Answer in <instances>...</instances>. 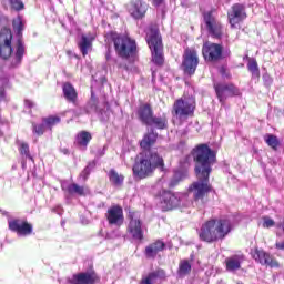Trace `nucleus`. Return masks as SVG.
<instances>
[{
	"label": "nucleus",
	"instance_id": "obj_40",
	"mask_svg": "<svg viewBox=\"0 0 284 284\" xmlns=\"http://www.w3.org/2000/svg\"><path fill=\"white\" fill-rule=\"evenodd\" d=\"M90 172H92V169L90 168V164L81 172L80 176L83 179V181H87L90 176Z\"/></svg>",
	"mask_w": 284,
	"mask_h": 284
},
{
	"label": "nucleus",
	"instance_id": "obj_39",
	"mask_svg": "<svg viewBox=\"0 0 284 284\" xmlns=\"http://www.w3.org/2000/svg\"><path fill=\"white\" fill-rule=\"evenodd\" d=\"M263 227L270 229V227H274V225H276V222H274V220H272L268 216H264L263 217Z\"/></svg>",
	"mask_w": 284,
	"mask_h": 284
},
{
	"label": "nucleus",
	"instance_id": "obj_4",
	"mask_svg": "<svg viewBox=\"0 0 284 284\" xmlns=\"http://www.w3.org/2000/svg\"><path fill=\"white\" fill-rule=\"evenodd\" d=\"M160 168L163 170L165 168V163L163 162V158L159 155L156 151H148L144 156L136 161L133 165V174L138 176V179H148L151 174Z\"/></svg>",
	"mask_w": 284,
	"mask_h": 284
},
{
	"label": "nucleus",
	"instance_id": "obj_24",
	"mask_svg": "<svg viewBox=\"0 0 284 284\" xmlns=\"http://www.w3.org/2000/svg\"><path fill=\"white\" fill-rule=\"evenodd\" d=\"M90 141H92V134L88 131H81L77 134L75 145H79V148H83V150H85Z\"/></svg>",
	"mask_w": 284,
	"mask_h": 284
},
{
	"label": "nucleus",
	"instance_id": "obj_49",
	"mask_svg": "<svg viewBox=\"0 0 284 284\" xmlns=\"http://www.w3.org/2000/svg\"><path fill=\"white\" fill-rule=\"evenodd\" d=\"M105 154V146L103 148L102 152H100L99 156H103Z\"/></svg>",
	"mask_w": 284,
	"mask_h": 284
},
{
	"label": "nucleus",
	"instance_id": "obj_29",
	"mask_svg": "<svg viewBox=\"0 0 284 284\" xmlns=\"http://www.w3.org/2000/svg\"><path fill=\"white\" fill-rule=\"evenodd\" d=\"M192 272V264L187 260H182L179 264L178 274L179 276H187Z\"/></svg>",
	"mask_w": 284,
	"mask_h": 284
},
{
	"label": "nucleus",
	"instance_id": "obj_3",
	"mask_svg": "<svg viewBox=\"0 0 284 284\" xmlns=\"http://www.w3.org/2000/svg\"><path fill=\"white\" fill-rule=\"evenodd\" d=\"M230 232H232L230 219L210 220L201 226L199 236L204 243H216V241H223Z\"/></svg>",
	"mask_w": 284,
	"mask_h": 284
},
{
	"label": "nucleus",
	"instance_id": "obj_12",
	"mask_svg": "<svg viewBox=\"0 0 284 284\" xmlns=\"http://www.w3.org/2000/svg\"><path fill=\"white\" fill-rule=\"evenodd\" d=\"M181 194H175L170 191H164L160 195L159 205L162 209V212H170V210H174L181 205Z\"/></svg>",
	"mask_w": 284,
	"mask_h": 284
},
{
	"label": "nucleus",
	"instance_id": "obj_34",
	"mask_svg": "<svg viewBox=\"0 0 284 284\" xmlns=\"http://www.w3.org/2000/svg\"><path fill=\"white\" fill-rule=\"evenodd\" d=\"M97 99H94V95L91 97V100L85 105V111L88 113L90 112H101V109H99V105L97 104Z\"/></svg>",
	"mask_w": 284,
	"mask_h": 284
},
{
	"label": "nucleus",
	"instance_id": "obj_11",
	"mask_svg": "<svg viewBox=\"0 0 284 284\" xmlns=\"http://www.w3.org/2000/svg\"><path fill=\"white\" fill-rule=\"evenodd\" d=\"M199 67V54L194 49H185L183 54L182 68L185 74L192 77L196 72V68Z\"/></svg>",
	"mask_w": 284,
	"mask_h": 284
},
{
	"label": "nucleus",
	"instance_id": "obj_28",
	"mask_svg": "<svg viewBox=\"0 0 284 284\" xmlns=\"http://www.w3.org/2000/svg\"><path fill=\"white\" fill-rule=\"evenodd\" d=\"M264 141L268 145V148H272V150L276 151L278 150V145H281V141H278V136L267 133L264 135Z\"/></svg>",
	"mask_w": 284,
	"mask_h": 284
},
{
	"label": "nucleus",
	"instance_id": "obj_33",
	"mask_svg": "<svg viewBox=\"0 0 284 284\" xmlns=\"http://www.w3.org/2000/svg\"><path fill=\"white\" fill-rule=\"evenodd\" d=\"M32 130H33V134H37L38 136H43V134H45L48 126L45 125L44 122L37 124V123H32Z\"/></svg>",
	"mask_w": 284,
	"mask_h": 284
},
{
	"label": "nucleus",
	"instance_id": "obj_5",
	"mask_svg": "<svg viewBox=\"0 0 284 284\" xmlns=\"http://www.w3.org/2000/svg\"><path fill=\"white\" fill-rule=\"evenodd\" d=\"M196 110V99L192 95H183L178 99L173 104V116L178 121H187L190 116H194V111Z\"/></svg>",
	"mask_w": 284,
	"mask_h": 284
},
{
	"label": "nucleus",
	"instance_id": "obj_19",
	"mask_svg": "<svg viewBox=\"0 0 284 284\" xmlns=\"http://www.w3.org/2000/svg\"><path fill=\"white\" fill-rule=\"evenodd\" d=\"M129 12L133 19H143L145 12H148V3L141 0H134L130 4Z\"/></svg>",
	"mask_w": 284,
	"mask_h": 284
},
{
	"label": "nucleus",
	"instance_id": "obj_32",
	"mask_svg": "<svg viewBox=\"0 0 284 284\" xmlns=\"http://www.w3.org/2000/svg\"><path fill=\"white\" fill-rule=\"evenodd\" d=\"M247 68L252 73V77H255V79H258V77H261V71L258 70V63L256 62V60L251 59L248 61Z\"/></svg>",
	"mask_w": 284,
	"mask_h": 284
},
{
	"label": "nucleus",
	"instance_id": "obj_13",
	"mask_svg": "<svg viewBox=\"0 0 284 284\" xmlns=\"http://www.w3.org/2000/svg\"><path fill=\"white\" fill-rule=\"evenodd\" d=\"M202 54L205 61H221L223 59V45L206 42L203 44Z\"/></svg>",
	"mask_w": 284,
	"mask_h": 284
},
{
	"label": "nucleus",
	"instance_id": "obj_26",
	"mask_svg": "<svg viewBox=\"0 0 284 284\" xmlns=\"http://www.w3.org/2000/svg\"><path fill=\"white\" fill-rule=\"evenodd\" d=\"M146 125L156 128L158 130H165V128H168V119L153 115V118H151V122Z\"/></svg>",
	"mask_w": 284,
	"mask_h": 284
},
{
	"label": "nucleus",
	"instance_id": "obj_16",
	"mask_svg": "<svg viewBox=\"0 0 284 284\" xmlns=\"http://www.w3.org/2000/svg\"><path fill=\"white\" fill-rule=\"evenodd\" d=\"M106 221L109 225H115V227H121L125 217L123 216V209L119 205L111 206L106 212Z\"/></svg>",
	"mask_w": 284,
	"mask_h": 284
},
{
	"label": "nucleus",
	"instance_id": "obj_43",
	"mask_svg": "<svg viewBox=\"0 0 284 284\" xmlns=\"http://www.w3.org/2000/svg\"><path fill=\"white\" fill-rule=\"evenodd\" d=\"M106 61H110L112 59V50H110V47H108L106 53H105Z\"/></svg>",
	"mask_w": 284,
	"mask_h": 284
},
{
	"label": "nucleus",
	"instance_id": "obj_7",
	"mask_svg": "<svg viewBox=\"0 0 284 284\" xmlns=\"http://www.w3.org/2000/svg\"><path fill=\"white\" fill-rule=\"evenodd\" d=\"M146 43L152 52V61L155 65H163V40L159 30L151 29L146 36Z\"/></svg>",
	"mask_w": 284,
	"mask_h": 284
},
{
	"label": "nucleus",
	"instance_id": "obj_2",
	"mask_svg": "<svg viewBox=\"0 0 284 284\" xmlns=\"http://www.w3.org/2000/svg\"><path fill=\"white\" fill-rule=\"evenodd\" d=\"M13 30L17 32V41L12 44V31L4 28L0 31V57L1 59H11V65L17 68L23 61L26 54V44L23 43V21L21 18L13 20Z\"/></svg>",
	"mask_w": 284,
	"mask_h": 284
},
{
	"label": "nucleus",
	"instance_id": "obj_38",
	"mask_svg": "<svg viewBox=\"0 0 284 284\" xmlns=\"http://www.w3.org/2000/svg\"><path fill=\"white\" fill-rule=\"evenodd\" d=\"M154 274L151 272L148 274V276L142 277L140 284H154L155 283V278H154Z\"/></svg>",
	"mask_w": 284,
	"mask_h": 284
},
{
	"label": "nucleus",
	"instance_id": "obj_8",
	"mask_svg": "<svg viewBox=\"0 0 284 284\" xmlns=\"http://www.w3.org/2000/svg\"><path fill=\"white\" fill-rule=\"evenodd\" d=\"M145 230L148 229L141 220V214L139 212H130L126 232L131 239L139 241V243L143 242V239H145Z\"/></svg>",
	"mask_w": 284,
	"mask_h": 284
},
{
	"label": "nucleus",
	"instance_id": "obj_20",
	"mask_svg": "<svg viewBox=\"0 0 284 284\" xmlns=\"http://www.w3.org/2000/svg\"><path fill=\"white\" fill-rule=\"evenodd\" d=\"M163 250H165V242L156 240L145 247L144 255L146 258L154 261V258H156V254H159V252H163Z\"/></svg>",
	"mask_w": 284,
	"mask_h": 284
},
{
	"label": "nucleus",
	"instance_id": "obj_22",
	"mask_svg": "<svg viewBox=\"0 0 284 284\" xmlns=\"http://www.w3.org/2000/svg\"><path fill=\"white\" fill-rule=\"evenodd\" d=\"M139 119L144 125H148L154 116L150 104H142L138 110Z\"/></svg>",
	"mask_w": 284,
	"mask_h": 284
},
{
	"label": "nucleus",
	"instance_id": "obj_37",
	"mask_svg": "<svg viewBox=\"0 0 284 284\" xmlns=\"http://www.w3.org/2000/svg\"><path fill=\"white\" fill-rule=\"evenodd\" d=\"M9 3L11 6V8L13 10H17L18 12L20 10H23V8H26V6L23 4V1L22 0H9Z\"/></svg>",
	"mask_w": 284,
	"mask_h": 284
},
{
	"label": "nucleus",
	"instance_id": "obj_27",
	"mask_svg": "<svg viewBox=\"0 0 284 284\" xmlns=\"http://www.w3.org/2000/svg\"><path fill=\"white\" fill-rule=\"evenodd\" d=\"M83 57H85L89 52V50L92 48V40L88 38L85 34L81 36V40L78 43Z\"/></svg>",
	"mask_w": 284,
	"mask_h": 284
},
{
	"label": "nucleus",
	"instance_id": "obj_15",
	"mask_svg": "<svg viewBox=\"0 0 284 284\" xmlns=\"http://www.w3.org/2000/svg\"><path fill=\"white\" fill-rule=\"evenodd\" d=\"M220 102L225 103L227 97H239V89L234 84H214Z\"/></svg>",
	"mask_w": 284,
	"mask_h": 284
},
{
	"label": "nucleus",
	"instance_id": "obj_14",
	"mask_svg": "<svg viewBox=\"0 0 284 284\" xmlns=\"http://www.w3.org/2000/svg\"><path fill=\"white\" fill-rule=\"evenodd\" d=\"M67 281L69 284H97L99 283V275L94 271L82 272L73 274Z\"/></svg>",
	"mask_w": 284,
	"mask_h": 284
},
{
	"label": "nucleus",
	"instance_id": "obj_10",
	"mask_svg": "<svg viewBox=\"0 0 284 284\" xmlns=\"http://www.w3.org/2000/svg\"><path fill=\"white\" fill-rule=\"evenodd\" d=\"M203 17L210 37L221 39L223 37V24L216 19L214 11L204 12Z\"/></svg>",
	"mask_w": 284,
	"mask_h": 284
},
{
	"label": "nucleus",
	"instance_id": "obj_9",
	"mask_svg": "<svg viewBox=\"0 0 284 284\" xmlns=\"http://www.w3.org/2000/svg\"><path fill=\"white\" fill-rule=\"evenodd\" d=\"M247 19V11H245V4L235 3L227 11V21L232 30L239 28L240 23H243Z\"/></svg>",
	"mask_w": 284,
	"mask_h": 284
},
{
	"label": "nucleus",
	"instance_id": "obj_48",
	"mask_svg": "<svg viewBox=\"0 0 284 284\" xmlns=\"http://www.w3.org/2000/svg\"><path fill=\"white\" fill-rule=\"evenodd\" d=\"M119 68H122L123 70H128V64H119Z\"/></svg>",
	"mask_w": 284,
	"mask_h": 284
},
{
	"label": "nucleus",
	"instance_id": "obj_41",
	"mask_svg": "<svg viewBox=\"0 0 284 284\" xmlns=\"http://www.w3.org/2000/svg\"><path fill=\"white\" fill-rule=\"evenodd\" d=\"M152 274H154V278H165V271L164 270H158L154 272H151Z\"/></svg>",
	"mask_w": 284,
	"mask_h": 284
},
{
	"label": "nucleus",
	"instance_id": "obj_47",
	"mask_svg": "<svg viewBox=\"0 0 284 284\" xmlns=\"http://www.w3.org/2000/svg\"><path fill=\"white\" fill-rule=\"evenodd\" d=\"M24 103L28 108H34V103L30 100H26Z\"/></svg>",
	"mask_w": 284,
	"mask_h": 284
},
{
	"label": "nucleus",
	"instance_id": "obj_25",
	"mask_svg": "<svg viewBox=\"0 0 284 284\" xmlns=\"http://www.w3.org/2000/svg\"><path fill=\"white\" fill-rule=\"evenodd\" d=\"M62 90L64 99H67V101H69L70 103H77V89H74L72 84L64 83Z\"/></svg>",
	"mask_w": 284,
	"mask_h": 284
},
{
	"label": "nucleus",
	"instance_id": "obj_51",
	"mask_svg": "<svg viewBox=\"0 0 284 284\" xmlns=\"http://www.w3.org/2000/svg\"><path fill=\"white\" fill-rule=\"evenodd\" d=\"M237 284H243V283H237Z\"/></svg>",
	"mask_w": 284,
	"mask_h": 284
},
{
	"label": "nucleus",
	"instance_id": "obj_35",
	"mask_svg": "<svg viewBox=\"0 0 284 284\" xmlns=\"http://www.w3.org/2000/svg\"><path fill=\"white\" fill-rule=\"evenodd\" d=\"M68 192L69 194H79V196H83V194H85L83 186L74 183L68 186Z\"/></svg>",
	"mask_w": 284,
	"mask_h": 284
},
{
	"label": "nucleus",
	"instance_id": "obj_44",
	"mask_svg": "<svg viewBox=\"0 0 284 284\" xmlns=\"http://www.w3.org/2000/svg\"><path fill=\"white\" fill-rule=\"evenodd\" d=\"M153 1V6H155V8H159L160 6H163V2L165 0H152Z\"/></svg>",
	"mask_w": 284,
	"mask_h": 284
},
{
	"label": "nucleus",
	"instance_id": "obj_36",
	"mask_svg": "<svg viewBox=\"0 0 284 284\" xmlns=\"http://www.w3.org/2000/svg\"><path fill=\"white\" fill-rule=\"evenodd\" d=\"M19 152L22 156H26V159H32V156H30V146L28 145V143L20 142Z\"/></svg>",
	"mask_w": 284,
	"mask_h": 284
},
{
	"label": "nucleus",
	"instance_id": "obj_23",
	"mask_svg": "<svg viewBox=\"0 0 284 284\" xmlns=\"http://www.w3.org/2000/svg\"><path fill=\"white\" fill-rule=\"evenodd\" d=\"M245 261L243 255H232L225 260L227 272H236V270H241V263Z\"/></svg>",
	"mask_w": 284,
	"mask_h": 284
},
{
	"label": "nucleus",
	"instance_id": "obj_50",
	"mask_svg": "<svg viewBox=\"0 0 284 284\" xmlns=\"http://www.w3.org/2000/svg\"><path fill=\"white\" fill-rule=\"evenodd\" d=\"M64 154H68V150H64Z\"/></svg>",
	"mask_w": 284,
	"mask_h": 284
},
{
	"label": "nucleus",
	"instance_id": "obj_31",
	"mask_svg": "<svg viewBox=\"0 0 284 284\" xmlns=\"http://www.w3.org/2000/svg\"><path fill=\"white\" fill-rule=\"evenodd\" d=\"M42 123L47 125L48 130L52 131V128H54V125H58V123H61V118L58 115L42 118Z\"/></svg>",
	"mask_w": 284,
	"mask_h": 284
},
{
	"label": "nucleus",
	"instance_id": "obj_18",
	"mask_svg": "<svg viewBox=\"0 0 284 284\" xmlns=\"http://www.w3.org/2000/svg\"><path fill=\"white\" fill-rule=\"evenodd\" d=\"M9 230L17 232L19 236H29V234H32V224L21 220H13L9 222Z\"/></svg>",
	"mask_w": 284,
	"mask_h": 284
},
{
	"label": "nucleus",
	"instance_id": "obj_30",
	"mask_svg": "<svg viewBox=\"0 0 284 284\" xmlns=\"http://www.w3.org/2000/svg\"><path fill=\"white\" fill-rule=\"evenodd\" d=\"M124 176L119 174L115 170L111 169L109 171V181L113 183V185H123Z\"/></svg>",
	"mask_w": 284,
	"mask_h": 284
},
{
	"label": "nucleus",
	"instance_id": "obj_42",
	"mask_svg": "<svg viewBox=\"0 0 284 284\" xmlns=\"http://www.w3.org/2000/svg\"><path fill=\"white\" fill-rule=\"evenodd\" d=\"M179 176H181V173H175V174H174L173 180H171V182H170V186H171V187H174V185H178V184H179V180H176V179H179Z\"/></svg>",
	"mask_w": 284,
	"mask_h": 284
},
{
	"label": "nucleus",
	"instance_id": "obj_1",
	"mask_svg": "<svg viewBox=\"0 0 284 284\" xmlns=\"http://www.w3.org/2000/svg\"><path fill=\"white\" fill-rule=\"evenodd\" d=\"M193 161H195V176L197 181L189 186V192L193 194L194 201H203L210 192V174L212 165L216 163V153L207 144H199L192 150Z\"/></svg>",
	"mask_w": 284,
	"mask_h": 284
},
{
	"label": "nucleus",
	"instance_id": "obj_46",
	"mask_svg": "<svg viewBox=\"0 0 284 284\" xmlns=\"http://www.w3.org/2000/svg\"><path fill=\"white\" fill-rule=\"evenodd\" d=\"M6 98V91L3 90V87H0V101H3Z\"/></svg>",
	"mask_w": 284,
	"mask_h": 284
},
{
	"label": "nucleus",
	"instance_id": "obj_45",
	"mask_svg": "<svg viewBox=\"0 0 284 284\" xmlns=\"http://www.w3.org/2000/svg\"><path fill=\"white\" fill-rule=\"evenodd\" d=\"M276 250H284V241L275 243Z\"/></svg>",
	"mask_w": 284,
	"mask_h": 284
},
{
	"label": "nucleus",
	"instance_id": "obj_6",
	"mask_svg": "<svg viewBox=\"0 0 284 284\" xmlns=\"http://www.w3.org/2000/svg\"><path fill=\"white\" fill-rule=\"evenodd\" d=\"M110 37L114 43L118 57H121V59H130L136 54V42L134 40L114 32H112Z\"/></svg>",
	"mask_w": 284,
	"mask_h": 284
},
{
	"label": "nucleus",
	"instance_id": "obj_21",
	"mask_svg": "<svg viewBox=\"0 0 284 284\" xmlns=\"http://www.w3.org/2000/svg\"><path fill=\"white\" fill-rule=\"evenodd\" d=\"M156 139H159V133L154 132V129H151L144 134L143 139L140 141V146L146 152H152L150 148H152V145L156 143Z\"/></svg>",
	"mask_w": 284,
	"mask_h": 284
},
{
	"label": "nucleus",
	"instance_id": "obj_17",
	"mask_svg": "<svg viewBox=\"0 0 284 284\" xmlns=\"http://www.w3.org/2000/svg\"><path fill=\"white\" fill-rule=\"evenodd\" d=\"M254 261L260 263L261 265H267L268 267H278V262L270 255V253H266L263 250H257L255 248L254 251L251 252Z\"/></svg>",
	"mask_w": 284,
	"mask_h": 284
}]
</instances>
